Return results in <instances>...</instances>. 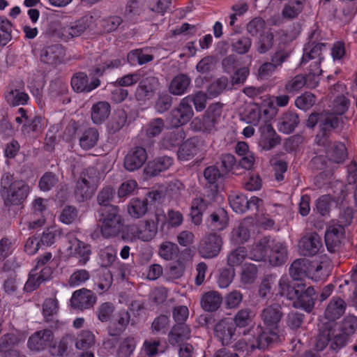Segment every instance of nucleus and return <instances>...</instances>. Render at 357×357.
Here are the masks:
<instances>
[{
  "label": "nucleus",
  "mask_w": 357,
  "mask_h": 357,
  "mask_svg": "<svg viewBox=\"0 0 357 357\" xmlns=\"http://www.w3.org/2000/svg\"><path fill=\"white\" fill-rule=\"evenodd\" d=\"M250 236V222L247 220L241 221L232 229L231 241L234 244H243L248 241Z\"/></svg>",
  "instance_id": "a19ab883"
},
{
  "label": "nucleus",
  "mask_w": 357,
  "mask_h": 357,
  "mask_svg": "<svg viewBox=\"0 0 357 357\" xmlns=\"http://www.w3.org/2000/svg\"><path fill=\"white\" fill-rule=\"evenodd\" d=\"M111 106L106 101H98L94 103L91 109V118L94 124L101 125L109 117Z\"/></svg>",
  "instance_id": "2f4dec72"
},
{
  "label": "nucleus",
  "mask_w": 357,
  "mask_h": 357,
  "mask_svg": "<svg viewBox=\"0 0 357 357\" xmlns=\"http://www.w3.org/2000/svg\"><path fill=\"white\" fill-rule=\"evenodd\" d=\"M191 336V330L185 323L174 324L171 329L168 339L170 344L175 346L190 339Z\"/></svg>",
  "instance_id": "7c9ffc66"
},
{
  "label": "nucleus",
  "mask_w": 357,
  "mask_h": 357,
  "mask_svg": "<svg viewBox=\"0 0 357 357\" xmlns=\"http://www.w3.org/2000/svg\"><path fill=\"white\" fill-rule=\"evenodd\" d=\"M289 274L294 282H303V279L306 277L318 281L327 276L321 263L313 264L306 259L294 261L289 267Z\"/></svg>",
  "instance_id": "0eeeda50"
},
{
  "label": "nucleus",
  "mask_w": 357,
  "mask_h": 357,
  "mask_svg": "<svg viewBox=\"0 0 357 357\" xmlns=\"http://www.w3.org/2000/svg\"><path fill=\"white\" fill-rule=\"evenodd\" d=\"M204 176L206 181V185L211 188V195L214 197L218 192L220 184L224 181L226 176L220 170L218 163L205 168Z\"/></svg>",
  "instance_id": "412c9836"
},
{
  "label": "nucleus",
  "mask_w": 357,
  "mask_h": 357,
  "mask_svg": "<svg viewBox=\"0 0 357 357\" xmlns=\"http://www.w3.org/2000/svg\"><path fill=\"white\" fill-rule=\"evenodd\" d=\"M52 257V253L47 252L38 258L36 264L30 271L29 278L25 283L24 289L26 291L31 292L43 282L51 279L53 271L48 263Z\"/></svg>",
  "instance_id": "6e6552de"
},
{
  "label": "nucleus",
  "mask_w": 357,
  "mask_h": 357,
  "mask_svg": "<svg viewBox=\"0 0 357 357\" xmlns=\"http://www.w3.org/2000/svg\"><path fill=\"white\" fill-rule=\"evenodd\" d=\"M207 208V202L203 198H195L191 204L190 215L192 222L199 225L202 221L203 212Z\"/></svg>",
  "instance_id": "de8ad7c7"
},
{
  "label": "nucleus",
  "mask_w": 357,
  "mask_h": 357,
  "mask_svg": "<svg viewBox=\"0 0 357 357\" xmlns=\"http://www.w3.org/2000/svg\"><path fill=\"white\" fill-rule=\"evenodd\" d=\"M344 227L337 223L331 225L325 233V243L329 252H333L339 247L344 236Z\"/></svg>",
  "instance_id": "aec40b11"
},
{
  "label": "nucleus",
  "mask_w": 357,
  "mask_h": 357,
  "mask_svg": "<svg viewBox=\"0 0 357 357\" xmlns=\"http://www.w3.org/2000/svg\"><path fill=\"white\" fill-rule=\"evenodd\" d=\"M298 247L302 255L312 257L317 255L322 247L321 239L317 234L304 236L301 239Z\"/></svg>",
  "instance_id": "393cba45"
},
{
  "label": "nucleus",
  "mask_w": 357,
  "mask_h": 357,
  "mask_svg": "<svg viewBox=\"0 0 357 357\" xmlns=\"http://www.w3.org/2000/svg\"><path fill=\"white\" fill-rule=\"evenodd\" d=\"M329 154L330 160L333 162H343L347 157V148L343 143L335 144Z\"/></svg>",
  "instance_id": "774afa93"
},
{
  "label": "nucleus",
  "mask_w": 357,
  "mask_h": 357,
  "mask_svg": "<svg viewBox=\"0 0 357 357\" xmlns=\"http://www.w3.org/2000/svg\"><path fill=\"white\" fill-rule=\"evenodd\" d=\"M66 55L62 45L56 43L47 46L41 54V61L50 65L61 63Z\"/></svg>",
  "instance_id": "b1692460"
},
{
  "label": "nucleus",
  "mask_w": 357,
  "mask_h": 357,
  "mask_svg": "<svg viewBox=\"0 0 357 357\" xmlns=\"http://www.w3.org/2000/svg\"><path fill=\"white\" fill-rule=\"evenodd\" d=\"M185 133L182 128H176L175 130L166 132L161 142V146L165 149H172L178 146H181L184 139Z\"/></svg>",
  "instance_id": "72a5a7b5"
},
{
  "label": "nucleus",
  "mask_w": 357,
  "mask_h": 357,
  "mask_svg": "<svg viewBox=\"0 0 357 357\" xmlns=\"http://www.w3.org/2000/svg\"><path fill=\"white\" fill-rule=\"evenodd\" d=\"M1 196L6 206L22 205L29 193V185L22 180H14L13 175L6 173L1 180Z\"/></svg>",
  "instance_id": "39448f33"
},
{
  "label": "nucleus",
  "mask_w": 357,
  "mask_h": 357,
  "mask_svg": "<svg viewBox=\"0 0 357 357\" xmlns=\"http://www.w3.org/2000/svg\"><path fill=\"white\" fill-rule=\"evenodd\" d=\"M116 250L112 246H107L99 252V263L102 267H109L116 260Z\"/></svg>",
  "instance_id": "864d4df0"
},
{
  "label": "nucleus",
  "mask_w": 357,
  "mask_h": 357,
  "mask_svg": "<svg viewBox=\"0 0 357 357\" xmlns=\"http://www.w3.org/2000/svg\"><path fill=\"white\" fill-rule=\"evenodd\" d=\"M61 231L55 227L47 228L43 231L39 240L41 245L49 247L54 244L57 238L60 236Z\"/></svg>",
  "instance_id": "0e129e2a"
},
{
  "label": "nucleus",
  "mask_w": 357,
  "mask_h": 357,
  "mask_svg": "<svg viewBox=\"0 0 357 357\" xmlns=\"http://www.w3.org/2000/svg\"><path fill=\"white\" fill-rule=\"evenodd\" d=\"M95 174L93 167H88L82 172L75 190V195L79 202L87 200L94 193L96 183Z\"/></svg>",
  "instance_id": "1a4fd4ad"
},
{
  "label": "nucleus",
  "mask_w": 357,
  "mask_h": 357,
  "mask_svg": "<svg viewBox=\"0 0 357 357\" xmlns=\"http://www.w3.org/2000/svg\"><path fill=\"white\" fill-rule=\"evenodd\" d=\"M95 344V335L88 330L82 331L75 340L76 349L82 351L91 349Z\"/></svg>",
  "instance_id": "09e8293b"
},
{
  "label": "nucleus",
  "mask_w": 357,
  "mask_h": 357,
  "mask_svg": "<svg viewBox=\"0 0 357 357\" xmlns=\"http://www.w3.org/2000/svg\"><path fill=\"white\" fill-rule=\"evenodd\" d=\"M313 82L312 75L310 77V70L307 69V73L305 75H297L288 81V82L285 85V89L288 93H297L305 85H307V87L314 88L317 86L319 82V77H317V82L314 85L311 86L310 83Z\"/></svg>",
  "instance_id": "c85d7f7f"
},
{
  "label": "nucleus",
  "mask_w": 357,
  "mask_h": 357,
  "mask_svg": "<svg viewBox=\"0 0 357 357\" xmlns=\"http://www.w3.org/2000/svg\"><path fill=\"white\" fill-rule=\"evenodd\" d=\"M253 312L248 308L241 309L236 314L233 323L239 328L249 326L252 324Z\"/></svg>",
  "instance_id": "bf43d9fd"
},
{
  "label": "nucleus",
  "mask_w": 357,
  "mask_h": 357,
  "mask_svg": "<svg viewBox=\"0 0 357 357\" xmlns=\"http://www.w3.org/2000/svg\"><path fill=\"white\" fill-rule=\"evenodd\" d=\"M270 239L268 237H264L255 243L250 248L248 258L253 261H264L267 257V248L269 246Z\"/></svg>",
  "instance_id": "79ce46f5"
},
{
  "label": "nucleus",
  "mask_w": 357,
  "mask_h": 357,
  "mask_svg": "<svg viewBox=\"0 0 357 357\" xmlns=\"http://www.w3.org/2000/svg\"><path fill=\"white\" fill-rule=\"evenodd\" d=\"M282 315L281 307L278 304H273L264 308L261 317L266 327H262L263 329L274 332L278 335V326Z\"/></svg>",
  "instance_id": "2eb2a0df"
},
{
  "label": "nucleus",
  "mask_w": 357,
  "mask_h": 357,
  "mask_svg": "<svg viewBox=\"0 0 357 357\" xmlns=\"http://www.w3.org/2000/svg\"><path fill=\"white\" fill-rule=\"evenodd\" d=\"M148 211V200L146 198L132 199L128 205V212L134 218H140L144 216Z\"/></svg>",
  "instance_id": "49530a36"
},
{
  "label": "nucleus",
  "mask_w": 357,
  "mask_h": 357,
  "mask_svg": "<svg viewBox=\"0 0 357 357\" xmlns=\"http://www.w3.org/2000/svg\"><path fill=\"white\" fill-rule=\"evenodd\" d=\"M201 145L202 142L196 137L182 142L177 152L178 158L183 161L191 160L199 152Z\"/></svg>",
  "instance_id": "5701e85b"
},
{
  "label": "nucleus",
  "mask_w": 357,
  "mask_h": 357,
  "mask_svg": "<svg viewBox=\"0 0 357 357\" xmlns=\"http://www.w3.org/2000/svg\"><path fill=\"white\" fill-rule=\"evenodd\" d=\"M279 293L282 296L293 301L296 308L311 312L314 309L317 295L313 287H306L303 282L291 283L287 276H282L279 280Z\"/></svg>",
  "instance_id": "f03ea898"
},
{
  "label": "nucleus",
  "mask_w": 357,
  "mask_h": 357,
  "mask_svg": "<svg viewBox=\"0 0 357 357\" xmlns=\"http://www.w3.org/2000/svg\"><path fill=\"white\" fill-rule=\"evenodd\" d=\"M158 225L156 220H147L145 221L139 222L132 229L135 236L143 241H150L156 235L158 229Z\"/></svg>",
  "instance_id": "4be33fe9"
},
{
  "label": "nucleus",
  "mask_w": 357,
  "mask_h": 357,
  "mask_svg": "<svg viewBox=\"0 0 357 357\" xmlns=\"http://www.w3.org/2000/svg\"><path fill=\"white\" fill-rule=\"evenodd\" d=\"M323 39L321 31L316 28L310 32L307 38L308 41L303 47L301 66H304L310 62L308 70H310V77L312 75L313 78V82L310 83L311 86L315 84L317 77L322 73L321 63L324 59L322 52L326 50L327 45L326 43L322 42Z\"/></svg>",
  "instance_id": "7ed1b4c3"
},
{
  "label": "nucleus",
  "mask_w": 357,
  "mask_h": 357,
  "mask_svg": "<svg viewBox=\"0 0 357 357\" xmlns=\"http://www.w3.org/2000/svg\"><path fill=\"white\" fill-rule=\"evenodd\" d=\"M173 158L169 156L158 157L149 162L146 172L151 176H157L160 172L168 169L173 164Z\"/></svg>",
  "instance_id": "4c0bfd02"
},
{
  "label": "nucleus",
  "mask_w": 357,
  "mask_h": 357,
  "mask_svg": "<svg viewBox=\"0 0 357 357\" xmlns=\"http://www.w3.org/2000/svg\"><path fill=\"white\" fill-rule=\"evenodd\" d=\"M222 302V297L220 293L210 291L202 296L201 305L204 311L215 312L220 307Z\"/></svg>",
  "instance_id": "ea45409f"
},
{
  "label": "nucleus",
  "mask_w": 357,
  "mask_h": 357,
  "mask_svg": "<svg viewBox=\"0 0 357 357\" xmlns=\"http://www.w3.org/2000/svg\"><path fill=\"white\" fill-rule=\"evenodd\" d=\"M147 153L145 149L141 146H135L126 155L124 160L125 168L133 172L139 169L146 161Z\"/></svg>",
  "instance_id": "6ab92c4d"
},
{
  "label": "nucleus",
  "mask_w": 357,
  "mask_h": 357,
  "mask_svg": "<svg viewBox=\"0 0 357 357\" xmlns=\"http://www.w3.org/2000/svg\"><path fill=\"white\" fill-rule=\"evenodd\" d=\"M98 139V130L95 128H89L79 137V146L83 150H90L97 144Z\"/></svg>",
  "instance_id": "c03bdc74"
},
{
  "label": "nucleus",
  "mask_w": 357,
  "mask_h": 357,
  "mask_svg": "<svg viewBox=\"0 0 357 357\" xmlns=\"http://www.w3.org/2000/svg\"><path fill=\"white\" fill-rule=\"evenodd\" d=\"M190 83L191 79L187 75L180 73L172 79L169 91L174 96H182L187 93Z\"/></svg>",
  "instance_id": "f704fd0d"
},
{
  "label": "nucleus",
  "mask_w": 357,
  "mask_h": 357,
  "mask_svg": "<svg viewBox=\"0 0 357 357\" xmlns=\"http://www.w3.org/2000/svg\"><path fill=\"white\" fill-rule=\"evenodd\" d=\"M123 20L117 15H110L101 18L95 22L96 25H99L100 29L106 33H111L116 31L122 24Z\"/></svg>",
  "instance_id": "3c124183"
},
{
  "label": "nucleus",
  "mask_w": 357,
  "mask_h": 357,
  "mask_svg": "<svg viewBox=\"0 0 357 357\" xmlns=\"http://www.w3.org/2000/svg\"><path fill=\"white\" fill-rule=\"evenodd\" d=\"M96 301L95 294L85 288L75 291L70 299L72 307L79 310L91 308Z\"/></svg>",
  "instance_id": "a211bd4d"
},
{
  "label": "nucleus",
  "mask_w": 357,
  "mask_h": 357,
  "mask_svg": "<svg viewBox=\"0 0 357 357\" xmlns=\"http://www.w3.org/2000/svg\"><path fill=\"white\" fill-rule=\"evenodd\" d=\"M229 204L232 210L237 213L245 212V206L248 204V197L237 192H231L228 197Z\"/></svg>",
  "instance_id": "603ef678"
},
{
  "label": "nucleus",
  "mask_w": 357,
  "mask_h": 357,
  "mask_svg": "<svg viewBox=\"0 0 357 357\" xmlns=\"http://www.w3.org/2000/svg\"><path fill=\"white\" fill-rule=\"evenodd\" d=\"M178 251L179 249L176 244L165 241L160 245L158 254L162 259L169 261L176 259Z\"/></svg>",
  "instance_id": "5fc2aeb1"
},
{
  "label": "nucleus",
  "mask_w": 357,
  "mask_h": 357,
  "mask_svg": "<svg viewBox=\"0 0 357 357\" xmlns=\"http://www.w3.org/2000/svg\"><path fill=\"white\" fill-rule=\"evenodd\" d=\"M127 118V113L125 110L118 109L115 112L110 122L109 123L108 128L113 133L119 131L126 125Z\"/></svg>",
  "instance_id": "13d9d810"
},
{
  "label": "nucleus",
  "mask_w": 357,
  "mask_h": 357,
  "mask_svg": "<svg viewBox=\"0 0 357 357\" xmlns=\"http://www.w3.org/2000/svg\"><path fill=\"white\" fill-rule=\"evenodd\" d=\"M247 257H248L247 249L239 246L227 255V264L234 268V266L241 265Z\"/></svg>",
  "instance_id": "6e6d98bb"
},
{
  "label": "nucleus",
  "mask_w": 357,
  "mask_h": 357,
  "mask_svg": "<svg viewBox=\"0 0 357 357\" xmlns=\"http://www.w3.org/2000/svg\"><path fill=\"white\" fill-rule=\"evenodd\" d=\"M271 251L268 256V261L273 266H279L284 264L287 259V247L285 243L273 241L269 245Z\"/></svg>",
  "instance_id": "a878e982"
},
{
  "label": "nucleus",
  "mask_w": 357,
  "mask_h": 357,
  "mask_svg": "<svg viewBox=\"0 0 357 357\" xmlns=\"http://www.w3.org/2000/svg\"><path fill=\"white\" fill-rule=\"evenodd\" d=\"M299 123L298 115L291 111L284 113L279 119L278 128L284 134L291 133Z\"/></svg>",
  "instance_id": "c9c22d12"
},
{
  "label": "nucleus",
  "mask_w": 357,
  "mask_h": 357,
  "mask_svg": "<svg viewBox=\"0 0 357 357\" xmlns=\"http://www.w3.org/2000/svg\"><path fill=\"white\" fill-rule=\"evenodd\" d=\"M137 341L134 337L125 338L119 344L117 354L119 357H128L135 351Z\"/></svg>",
  "instance_id": "69168bd1"
},
{
  "label": "nucleus",
  "mask_w": 357,
  "mask_h": 357,
  "mask_svg": "<svg viewBox=\"0 0 357 357\" xmlns=\"http://www.w3.org/2000/svg\"><path fill=\"white\" fill-rule=\"evenodd\" d=\"M218 163V167L225 176L229 172H234L237 168V162L235 156L230 153L223 154L220 157V161Z\"/></svg>",
  "instance_id": "e2e57ef3"
},
{
  "label": "nucleus",
  "mask_w": 357,
  "mask_h": 357,
  "mask_svg": "<svg viewBox=\"0 0 357 357\" xmlns=\"http://www.w3.org/2000/svg\"><path fill=\"white\" fill-rule=\"evenodd\" d=\"M100 17L99 12L95 11L85 15L75 22H71L63 28L62 35L67 39L81 36L87 29L92 26Z\"/></svg>",
  "instance_id": "9d476101"
},
{
  "label": "nucleus",
  "mask_w": 357,
  "mask_h": 357,
  "mask_svg": "<svg viewBox=\"0 0 357 357\" xmlns=\"http://www.w3.org/2000/svg\"><path fill=\"white\" fill-rule=\"evenodd\" d=\"M158 82L155 77H149L143 79L136 89L135 96L138 100L151 99L158 88Z\"/></svg>",
  "instance_id": "cd10ccee"
},
{
  "label": "nucleus",
  "mask_w": 357,
  "mask_h": 357,
  "mask_svg": "<svg viewBox=\"0 0 357 357\" xmlns=\"http://www.w3.org/2000/svg\"><path fill=\"white\" fill-rule=\"evenodd\" d=\"M306 0H289L282 10L284 17L294 19L303 10Z\"/></svg>",
  "instance_id": "8fccbe9b"
},
{
  "label": "nucleus",
  "mask_w": 357,
  "mask_h": 357,
  "mask_svg": "<svg viewBox=\"0 0 357 357\" xmlns=\"http://www.w3.org/2000/svg\"><path fill=\"white\" fill-rule=\"evenodd\" d=\"M340 123V119L333 114H323L319 123V129L324 137L328 136L331 131L337 128Z\"/></svg>",
  "instance_id": "a18cd8bd"
},
{
  "label": "nucleus",
  "mask_w": 357,
  "mask_h": 357,
  "mask_svg": "<svg viewBox=\"0 0 357 357\" xmlns=\"http://www.w3.org/2000/svg\"><path fill=\"white\" fill-rule=\"evenodd\" d=\"M252 45L251 39L248 36H240L232 39L231 50L238 54H244L249 52Z\"/></svg>",
  "instance_id": "052dcab7"
},
{
  "label": "nucleus",
  "mask_w": 357,
  "mask_h": 357,
  "mask_svg": "<svg viewBox=\"0 0 357 357\" xmlns=\"http://www.w3.org/2000/svg\"><path fill=\"white\" fill-rule=\"evenodd\" d=\"M125 63L126 59L121 57L96 64L89 70V75L94 77L90 82H89V77L85 73L79 72L72 77L71 86L77 93H89L100 85V77L110 73Z\"/></svg>",
  "instance_id": "f257e3e1"
},
{
  "label": "nucleus",
  "mask_w": 357,
  "mask_h": 357,
  "mask_svg": "<svg viewBox=\"0 0 357 357\" xmlns=\"http://www.w3.org/2000/svg\"><path fill=\"white\" fill-rule=\"evenodd\" d=\"M222 245V238L216 234L206 235L198 245L199 254L203 258L211 259L220 253Z\"/></svg>",
  "instance_id": "f8f14e48"
},
{
  "label": "nucleus",
  "mask_w": 357,
  "mask_h": 357,
  "mask_svg": "<svg viewBox=\"0 0 357 357\" xmlns=\"http://www.w3.org/2000/svg\"><path fill=\"white\" fill-rule=\"evenodd\" d=\"M130 319V314L128 311L122 310L118 312L110 321L108 327L109 334L111 336L120 335L126 330Z\"/></svg>",
  "instance_id": "bb28decb"
},
{
  "label": "nucleus",
  "mask_w": 357,
  "mask_h": 357,
  "mask_svg": "<svg viewBox=\"0 0 357 357\" xmlns=\"http://www.w3.org/2000/svg\"><path fill=\"white\" fill-rule=\"evenodd\" d=\"M280 143V137L276 133L271 125H266L261 128L259 146L264 150L268 151Z\"/></svg>",
  "instance_id": "c756f323"
},
{
  "label": "nucleus",
  "mask_w": 357,
  "mask_h": 357,
  "mask_svg": "<svg viewBox=\"0 0 357 357\" xmlns=\"http://www.w3.org/2000/svg\"><path fill=\"white\" fill-rule=\"evenodd\" d=\"M249 335L238 340L234 344L235 349L245 356L249 355L255 349L265 350L271 344L279 339V335L275 333L264 331L261 326L252 328Z\"/></svg>",
  "instance_id": "20e7f679"
},
{
  "label": "nucleus",
  "mask_w": 357,
  "mask_h": 357,
  "mask_svg": "<svg viewBox=\"0 0 357 357\" xmlns=\"http://www.w3.org/2000/svg\"><path fill=\"white\" fill-rule=\"evenodd\" d=\"M214 335L222 345H228L236 340V326L232 321L222 319L215 325Z\"/></svg>",
  "instance_id": "dca6fc26"
},
{
  "label": "nucleus",
  "mask_w": 357,
  "mask_h": 357,
  "mask_svg": "<svg viewBox=\"0 0 357 357\" xmlns=\"http://www.w3.org/2000/svg\"><path fill=\"white\" fill-rule=\"evenodd\" d=\"M4 98L7 103L13 107L26 105L29 104L28 93L12 86H8L4 92Z\"/></svg>",
  "instance_id": "473e14b6"
},
{
  "label": "nucleus",
  "mask_w": 357,
  "mask_h": 357,
  "mask_svg": "<svg viewBox=\"0 0 357 357\" xmlns=\"http://www.w3.org/2000/svg\"><path fill=\"white\" fill-rule=\"evenodd\" d=\"M345 309L344 301L340 297H333L326 307L324 314L327 319L335 321L344 314Z\"/></svg>",
  "instance_id": "e433bc0d"
},
{
  "label": "nucleus",
  "mask_w": 357,
  "mask_h": 357,
  "mask_svg": "<svg viewBox=\"0 0 357 357\" xmlns=\"http://www.w3.org/2000/svg\"><path fill=\"white\" fill-rule=\"evenodd\" d=\"M67 239L70 245L68 248L70 254L79 259V264H86L91 255V246L79 240L73 234H68Z\"/></svg>",
  "instance_id": "4468645a"
},
{
  "label": "nucleus",
  "mask_w": 357,
  "mask_h": 357,
  "mask_svg": "<svg viewBox=\"0 0 357 357\" xmlns=\"http://www.w3.org/2000/svg\"><path fill=\"white\" fill-rule=\"evenodd\" d=\"M12 23L4 16H0V46L6 45L12 39Z\"/></svg>",
  "instance_id": "4d7b16f0"
},
{
  "label": "nucleus",
  "mask_w": 357,
  "mask_h": 357,
  "mask_svg": "<svg viewBox=\"0 0 357 357\" xmlns=\"http://www.w3.org/2000/svg\"><path fill=\"white\" fill-rule=\"evenodd\" d=\"M357 330V317L355 316H347L343 319L340 326V332L351 337Z\"/></svg>",
  "instance_id": "338daca9"
},
{
  "label": "nucleus",
  "mask_w": 357,
  "mask_h": 357,
  "mask_svg": "<svg viewBox=\"0 0 357 357\" xmlns=\"http://www.w3.org/2000/svg\"><path fill=\"white\" fill-rule=\"evenodd\" d=\"M228 220L227 211L223 208H219L210 215L208 222L212 229L222 231L227 226Z\"/></svg>",
  "instance_id": "37998d69"
},
{
  "label": "nucleus",
  "mask_w": 357,
  "mask_h": 357,
  "mask_svg": "<svg viewBox=\"0 0 357 357\" xmlns=\"http://www.w3.org/2000/svg\"><path fill=\"white\" fill-rule=\"evenodd\" d=\"M228 84V78L222 76L209 84L207 88V93L211 98H215L227 88Z\"/></svg>",
  "instance_id": "680f3d73"
},
{
  "label": "nucleus",
  "mask_w": 357,
  "mask_h": 357,
  "mask_svg": "<svg viewBox=\"0 0 357 357\" xmlns=\"http://www.w3.org/2000/svg\"><path fill=\"white\" fill-rule=\"evenodd\" d=\"M165 128L164 120L161 118H155L150 121L142 128V134H144L147 144H151L153 139L158 137Z\"/></svg>",
  "instance_id": "58836bf2"
},
{
  "label": "nucleus",
  "mask_w": 357,
  "mask_h": 357,
  "mask_svg": "<svg viewBox=\"0 0 357 357\" xmlns=\"http://www.w3.org/2000/svg\"><path fill=\"white\" fill-rule=\"evenodd\" d=\"M188 99L183 98L178 105L171 111L169 121L172 126L179 128L192 119L194 112L192 105L187 103Z\"/></svg>",
  "instance_id": "9b49d317"
},
{
  "label": "nucleus",
  "mask_w": 357,
  "mask_h": 357,
  "mask_svg": "<svg viewBox=\"0 0 357 357\" xmlns=\"http://www.w3.org/2000/svg\"><path fill=\"white\" fill-rule=\"evenodd\" d=\"M155 220L158 224H160V230L163 234H167L170 229L180 226L183 221V214L174 210H169L167 215L155 213Z\"/></svg>",
  "instance_id": "f3484780"
},
{
  "label": "nucleus",
  "mask_w": 357,
  "mask_h": 357,
  "mask_svg": "<svg viewBox=\"0 0 357 357\" xmlns=\"http://www.w3.org/2000/svg\"><path fill=\"white\" fill-rule=\"evenodd\" d=\"M54 333L50 329L36 331L28 339L27 346L31 351H42L53 343Z\"/></svg>",
  "instance_id": "ddd939ff"
},
{
  "label": "nucleus",
  "mask_w": 357,
  "mask_h": 357,
  "mask_svg": "<svg viewBox=\"0 0 357 357\" xmlns=\"http://www.w3.org/2000/svg\"><path fill=\"white\" fill-rule=\"evenodd\" d=\"M117 206H105L98 211L100 231L105 238L117 236L123 227V219Z\"/></svg>",
  "instance_id": "423d86ee"
}]
</instances>
